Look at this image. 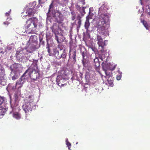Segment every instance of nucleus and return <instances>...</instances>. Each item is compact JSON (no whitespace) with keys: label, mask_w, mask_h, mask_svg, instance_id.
Returning <instances> with one entry per match:
<instances>
[{"label":"nucleus","mask_w":150,"mask_h":150,"mask_svg":"<svg viewBox=\"0 0 150 150\" xmlns=\"http://www.w3.org/2000/svg\"><path fill=\"white\" fill-rule=\"evenodd\" d=\"M108 8L105 4H103L99 8L98 16L99 21L97 23V27L99 30L105 31L106 33L109 27V17L107 13Z\"/></svg>","instance_id":"obj_1"},{"label":"nucleus","mask_w":150,"mask_h":150,"mask_svg":"<svg viewBox=\"0 0 150 150\" xmlns=\"http://www.w3.org/2000/svg\"><path fill=\"white\" fill-rule=\"evenodd\" d=\"M38 20L36 17H33L27 19L25 28L28 33L36 34V29Z\"/></svg>","instance_id":"obj_2"},{"label":"nucleus","mask_w":150,"mask_h":150,"mask_svg":"<svg viewBox=\"0 0 150 150\" xmlns=\"http://www.w3.org/2000/svg\"><path fill=\"white\" fill-rule=\"evenodd\" d=\"M33 65L30 67L25 71H27L26 75L28 76V78L30 77L35 81L37 79H39L40 76L37 65L35 64V68H33L32 67Z\"/></svg>","instance_id":"obj_3"},{"label":"nucleus","mask_w":150,"mask_h":150,"mask_svg":"<svg viewBox=\"0 0 150 150\" xmlns=\"http://www.w3.org/2000/svg\"><path fill=\"white\" fill-rule=\"evenodd\" d=\"M97 40L98 41V49L102 52L103 53L105 51L104 46L105 45V41H103V40L101 36L97 35Z\"/></svg>","instance_id":"obj_4"},{"label":"nucleus","mask_w":150,"mask_h":150,"mask_svg":"<svg viewBox=\"0 0 150 150\" xmlns=\"http://www.w3.org/2000/svg\"><path fill=\"white\" fill-rule=\"evenodd\" d=\"M26 72L27 71H25L19 79L17 80L16 83V85H19L18 88V90L23 86V84L25 81V79L28 78V76L26 75Z\"/></svg>","instance_id":"obj_5"},{"label":"nucleus","mask_w":150,"mask_h":150,"mask_svg":"<svg viewBox=\"0 0 150 150\" xmlns=\"http://www.w3.org/2000/svg\"><path fill=\"white\" fill-rule=\"evenodd\" d=\"M34 106H35L34 105L24 103L22 106V108L26 114L28 115L29 114V112L32 111L33 107Z\"/></svg>","instance_id":"obj_6"},{"label":"nucleus","mask_w":150,"mask_h":150,"mask_svg":"<svg viewBox=\"0 0 150 150\" xmlns=\"http://www.w3.org/2000/svg\"><path fill=\"white\" fill-rule=\"evenodd\" d=\"M56 21L59 24L62 23L64 20V16L63 14L59 11L56 12L55 15Z\"/></svg>","instance_id":"obj_7"},{"label":"nucleus","mask_w":150,"mask_h":150,"mask_svg":"<svg viewBox=\"0 0 150 150\" xmlns=\"http://www.w3.org/2000/svg\"><path fill=\"white\" fill-rule=\"evenodd\" d=\"M34 96L33 95H30L28 97H25L24 100V103L35 105L34 103Z\"/></svg>","instance_id":"obj_8"},{"label":"nucleus","mask_w":150,"mask_h":150,"mask_svg":"<svg viewBox=\"0 0 150 150\" xmlns=\"http://www.w3.org/2000/svg\"><path fill=\"white\" fill-rule=\"evenodd\" d=\"M55 38L57 42L58 43H61L63 42L65 38L61 33L58 34L55 33Z\"/></svg>","instance_id":"obj_9"},{"label":"nucleus","mask_w":150,"mask_h":150,"mask_svg":"<svg viewBox=\"0 0 150 150\" xmlns=\"http://www.w3.org/2000/svg\"><path fill=\"white\" fill-rule=\"evenodd\" d=\"M26 54L24 50H22L20 51H17L16 55L17 58L25 59L26 56Z\"/></svg>","instance_id":"obj_10"},{"label":"nucleus","mask_w":150,"mask_h":150,"mask_svg":"<svg viewBox=\"0 0 150 150\" xmlns=\"http://www.w3.org/2000/svg\"><path fill=\"white\" fill-rule=\"evenodd\" d=\"M37 49L35 45L33 44L29 45L27 48L26 51L29 53H32Z\"/></svg>","instance_id":"obj_11"},{"label":"nucleus","mask_w":150,"mask_h":150,"mask_svg":"<svg viewBox=\"0 0 150 150\" xmlns=\"http://www.w3.org/2000/svg\"><path fill=\"white\" fill-rule=\"evenodd\" d=\"M53 53H50V54L51 56H54L56 57V58L57 59V58H59V53L57 48L56 47H53Z\"/></svg>","instance_id":"obj_12"},{"label":"nucleus","mask_w":150,"mask_h":150,"mask_svg":"<svg viewBox=\"0 0 150 150\" xmlns=\"http://www.w3.org/2000/svg\"><path fill=\"white\" fill-rule=\"evenodd\" d=\"M12 66L14 70L17 71H20L21 67V64L15 63Z\"/></svg>","instance_id":"obj_13"},{"label":"nucleus","mask_w":150,"mask_h":150,"mask_svg":"<svg viewBox=\"0 0 150 150\" xmlns=\"http://www.w3.org/2000/svg\"><path fill=\"white\" fill-rule=\"evenodd\" d=\"M89 19H91V18H90L89 16H87L86 17V20L85 22L84 27L87 31L88 30V28L90 25V23L89 22Z\"/></svg>","instance_id":"obj_14"},{"label":"nucleus","mask_w":150,"mask_h":150,"mask_svg":"<svg viewBox=\"0 0 150 150\" xmlns=\"http://www.w3.org/2000/svg\"><path fill=\"white\" fill-rule=\"evenodd\" d=\"M27 15L26 16H28L30 17L34 14V9L31 8H29L27 9L26 12Z\"/></svg>","instance_id":"obj_15"},{"label":"nucleus","mask_w":150,"mask_h":150,"mask_svg":"<svg viewBox=\"0 0 150 150\" xmlns=\"http://www.w3.org/2000/svg\"><path fill=\"white\" fill-rule=\"evenodd\" d=\"M11 113H12L13 117L16 119H19L21 118V114L18 112L12 111V112H10V114Z\"/></svg>","instance_id":"obj_16"},{"label":"nucleus","mask_w":150,"mask_h":150,"mask_svg":"<svg viewBox=\"0 0 150 150\" xmlns=\"http://www.w3.org/2000/svg\"><path fill=\"white\" fill-rule=\"evenodd\" d=\"M46 48L47 49V51L48 52L49 55L50 56H51V55H50V53L52 52L53 53V48L52 49L51 48L50 46L48 43V41L47 42Z\"/></svg>","instance_id":"obj_17"},{"label":"nucleus","mask_w":150,"mask_h":150,"mask_svg":"<svg viewBox=\"0 0 150 150\" xmlns=\"http://www.w3.org/2000/svg\"><path fill=\"white\" fill-rule=\"evenodd\" d=\"M62 76L61 75L58 76L56 78V81L59 86H62L64 85L62 83L61 84V81L62 80Z\"/></svg>","instance_id":"obj_18"},{"label":"nucleus","mask_w":150,"mask_h":150,"mask_svg":"<svg viewBox=\"0 0 150 150\" xmlns=\"http://www.w3.org/2000/svg\"><path fill=\"white\" fill-rule=\"evenodd\" d=\"M6 111L5 108L0 106V117L4 115Z\"/></svg>","instance_id":"obj_19"},{"label":"nucleus","mask_w":150,"mask_h":150,"mask_svg":"<svg viewBox=\"0 0 150 150\" xmlns=\"http://www.w3.org/2000/svg\"><path fill=\"white\" fill-rule=\"evenodd\" d=\"M94 65L96 67H98L100 65L99 59L98 58L96 57L94 59Z\"/></svg>","instance_id":"obj_20"},{"label":"nucleus","mask_w":150,"mask_h":150,"mask_svg":"<svg viewBox=\"0 0 150 150\" xmlns=\"http://www.w3.org/2000/svg\"><path fill=\"white\" fill-rule=\"evenodd\" d=\"M142 23L143 25L146 28V29L149 30V26L147 22L144 20H143L142 21Z\"/></svg>","instance_id":"obj_21"},{"label":"nucleus","mask_w":150,"mask_h":150,"mask_svg":"<svg viewBox=\"0 0 150 150\" xmlns=\"http://www.w3.org/2000/svg\"><path fill=\"white\" fill-rule=\"evenodd\" d=\"M67 55L66 53L64 51L61 54H59V58H57V59H60L62 58L63 59H65Z\"/></svg>","instance_id":"obj_22"},{"label":"nucleus","mask_w":150,"mask_h":150,"mask_svg":"<svg viewBox=\"0 0 150 150\" xmlns=\"http://www.w3.org/2000/svg\"><path fill=\"white\" fill-rule=\"evenodd\" d=\"M107 79L108 83L110 85H111L113 83V79L112 77H110L108 78Z\"/></svg>","instance_id":"obj_23"},{"label":"nucleus","mask_w":150,"mask_h":150,"mask_svg":"<svg viewBox=\"0 0 150 150\" xmlns=\"http://www.w3.org/2000/svg\"><path fill=\"white\" fill-rule=\"evenodd\" d=\"M105 73L106 74V76H105V78H107L111 77V73L110 72H109L107 70H105Z\"/></svg>","instance_id":"obj_24"},{"label":"nucleus","mask_w":150,"mask_h":150,"mask_svg":"<svg viewBox=\"0 0 150 150\" xmlns=\"http://www.w3.org/2000/svg\"><path fill=\"white\" fill-rule=\"evenodd\" d=\"M146 13L150 16V6H147L146 7Z\"/></svg>","instance_id":"obj_25"},{"label":"nucleus","mask_w":150,"mask_h":150,"mask_svg":"<svg viewBox=\"0 0 150 150\" xmlns=\"http://www.w3.org/2000/svg\"><path fill=\"white\" fill-rule=\"evenodd\" d=\"M146 13L150 16V6H147L146 7Z\"/></svg>","instance_id":"obj_26"},{"label":"nucleus","mask_w":150,"mask_h":150,"mask_svg":"<svg viewBox=\"0 0 150 150\" xmlns=\"http://www.w3.org/2000/svg\"><path fill=\"white\" fill-rule=\"evenodd\" d=\"M76 50H75L74 52L73 53V54H72L73 55L71 57L72 58V59L73 60V61H74V62H76Z\"/></svg>","instance_id":"obj_27"},{"label":"nucleus","mask_w":150,"mask_h":150,"mask_svg":"<svg viewBox=\"0 0 150 150\" xmlns=\"http://www.w3.org/2000/svg\"><path fill=\"white\" fill-rule=\"evenodd\" d=\"M77 19L78 20V24L79 25V27H80L81 24V16H78L77 17Z\"/></svg>","instance_id":"obj_28"},{"label":"nucleus","mask_w":150,"mask_h":150,"mask_svg":"<svg viewBox=\"0 0 150 150\" xmlns=\"http://www.w3.org/2000/svg\"><path fill=\"white\" fill-rule=\"evenodd\" d=\"M79 12L82 15H83L85 13V8L83 7L81 10Z\"/></svg>","instance_id":"obj_29"},{"label":"nucleus","mask_w":150,"mask_h":150,"mask_svg":"<svg viewBox=\"0 0 150 150\" xmlns=\"http://www.w3.org/2000/svg\"><path fill=\"white\" fill-rule=\"evenodd\" d=\"M66 144L68 149H70L71 145V143L69 142L67 139L66 140Z\"/></svg>","instance_id":"obj_30"},{"label":"nucleus","mask_w":150,"mask_h":150,"mask_svg":"<svg viewBox=\"0 0 150 150\" xmlns=\"http://www.w3.org/2000/svg\"><path fill=\"white\" fill-rule=\"evenodd\" d=\"M4 101V98L0 96V105L3 103Z\"/></svg>","instance_id":"obj_31"},{"label":"nucleus","mask_w":150,"mask_h":150,"mask_svg":"<svg viewBox=\"0 0 150 150\" xmlns=\"http://www.w3.org/2000/svg\"><path fill=\"white\" fill-rule=\"evenodd\" d=\"M82 64L84 67H86L87 66V62L86 61H84V59L82 60Z\"/></svg>","instance_id":"obj_32"},{"label":"nucleus","mask_w":150,"mask_h":150,"mask_svg":"<svg viewBox=\"0 0 150 150\" xmlns=\"http://www.w3.org/2000/svg\"><path fill=\"white\" fill-rule=\"evenodd\" d=\"M11 11V10H10V11H8V12L6 13H5V16L7 17V20H8V17L9 16L10 14V11Z\"/></svg>","instance_id":"obj_33"},{"label":"nucleus","mask_w":150,"mask_h":150,"mask_svg":"<svg viewBox=\"0 0 150 150\" xmlns=\"http://www.w3.org/2000/svg\"><path fill=\"white\" fill-rule=\"evenodd\" d=\"M76 7L77 9L79 11L81 10L82 8L79 5H76Z\"/></svg>","instance_id":"obj_34"},{"label":"nucleus","mask_w":150,"mask_h":150,"mask_svg":"<svg viewBox=\"0 0 150 150\" xmlns=\"http://www.w3.org/2000/svg\"><path fill=\"white\" fill-rule=\"evenodd\" d=\"M18 78V76L16 75H15L12 77V79L13 80H14L17 79Z\"/></svg>","instance_id":"obj_35"},{"label":"nucleus","mask_w":150,"mask_h":150,"mask_svg":"<svg viewBox=\"0 0 150 150\" xmlns=\"http://www.w3.org/2000/svg\"><path fill=\"white\" fill-rule=\"evenodd\" d=\"M74 13V15L72 17V20H74L75 18L76 17V15L75 13L74 12H71V14H73V13Z\"/></svg>","instance_id":"obj_36"},{"label":"nucleus","mask_w":150,"mask_h":150,"mask_svg":"<svg viewBox=\"0 0 150 150\" xmlns=\"http://www.w3.org/2000/svg\"><path fill=\"white\" fill-rule=\"evenodd\" d=\"M85 0H79V2H80L81 3H82V4L83 5L85 4Z\"/></svg>","instance_id":"obj_37"},{"label":"nucleus","mask_w":150,"mask_h":150,"mask_svg":"<svg viewBox=\"0 0 150 150\" xmlns=\"http://www.w3.org/2000/svg\"><path fill=\"white\" fill-rule=\"evenodd\" d=\"M53 7V2L51 3L50 5V8L49 9V12H50V9L52 8Z\"/></svg>","instance_id":"obj_38"},{"label":"nucleus","mask_w":150,"mask_h":150,"mask_svg":"<svg viewBox=\"0 0 150 150\" xmlns=\"http://www.w3.org/2000/svg\"><path fill=\"white\" fill-rule=\"evenodd\" d=\"M40 43L42 45H44L45 44V42L42 40V39H40Z\"/></svg>","instance_id":"obj_39"},{"label":"nucleus","mask_w":150,"mask_h":150,"mask_svg":"<svg viewBox=\"0 0 150 150\" xmlns=\"http://www.w3.org/2000/svg\"><path fill=\"white\" fill-rule=\"evenodd\" d=\"M85 52H82L81 53V55H82V56L83 57V59H84V57H85Z\"/></svg>","instance_id":"obj_40"},{"label":"nucleus","mask_w":150,"mask_h":150,"mask_svg":"<svg viewBox=\"0 0 150 150\" xmlns=\"http://www.w3.org/2000/svg\"><path fill=\"white\" fill-rule=\"evenodd\" d=\"M17 86L16 85L15 86H13L12 88V89L13 91H15L16 89Z\"/></svg>","instance_id":"obj_41"},{"label":"nucleus","mask_w":150,"mask_h":150,"mask_svg":"<svg viewBox=\"0 0 150 150\" xmlns=\"http://www.w3.org/2000/svg\"><path fill=\"white\" fill-rule=\"evenodd\" d=\"M62 46H63V45H62L59 44V45H58V47L59 48H60V50H62L61 48L62 47Z\"/></svg>","instance_id":"obj_42"},{"label":"nucleus","mask_w":150,"mask_h":150,"mask_svg":"<svg viewBox=\"0 0 150 150\" xmlns=\"http://www.w3.org/2000/svg\"><path fill=\"white\" fill-rule=\"evenodd\" d=\"M9 24H10V23L8 22V21L5 22H4V25H8Z\"/></svg>","instance_id":"obj_43"},{"label":"nucleus","mask_w":150,"mask_h":150,"mask_svg":"<svg viewBox=\"0 0 150 150\" xmlns=\"http://www.w3.org/2000/svg\"><path fill=\"white\" fill-rule=\"evenodd\" d=\"M34 62H35V64H34V68H35V64H36L37 65V63L38 62V60H34Z\"/></svg>","instance_id":"obj_44"},{"label":"nucleus","mask_w":150,"mask_h":150,"mask_svg":"<svg viewBox=\"0 0 150 150\" xmlns=\"http://www.w3.org/2000/svg\"><path fill=\"white\" fill-rule=\"evenodd\" d=\"M42 0H39V4H42L44 3V2H41Z\"/></svg>","instance_id":"obj_45"},{"label":"nucleus","mask_w":150,"mask_h":150,"mask_svg":"<svg viewBox=\"0 0 150 150\" xmlns=\"http://www.w3.org/2000/svg\"><path fill=\"white\" fill-rule=\"evenodd\" d=\"M35 35L34 36H31V37H30V40H29V41H30V40L31 39H32L34 37Z\"/></svg>","instance_id":"obj_46"},{"label":"nucleus","mask_w":150,"mask_h":150,"mask_svg":"<svg viewBox=\"0 0 150 150\" xmlns=\"http://www.w3.org/2000/svg\"><path fill=\"white\" fill-rule=\"evenodd\" d=\"M71 48H70V50H69V57H70V55H71L70 52H71Z\"/></svg>","instance_id":"obj_47"},{"label":"nucleus","mask_w":150,"mask_h":150,"mask_svg":"<svg viewBox=\"0 0 150 150\" xmlns=\"http://www.w3.org/2000/svg\"><path fill=\"white\" fill-rule=\"evenodd\" d=\"M115 67H116V66H114V67H113V68H112V69H111V70L112 71L115 68Z\"/></svg>","instance_id":"obj_48"},{"label":"nucleus","mask_w":150,"mask_h":150,"mask_svg":"<svg viewBox=\"0 0 150 150\" xmlns=\"http://www.w3.org/2000/svg\"><path fill=\"white\" fill-rule=\"evenodd\" d=\"M0 53H3V54H4V52L3 51H1V52H0Z\"/></svg>","instance_id":"obj_49"},{"label":"nucleus","mask_w":150,"mask_h":150,"mask_svg":"<svg viewBox=\"0 0 150 150\" xmlns=\"http://www.w3.org/2000/svg\"><path fill=\"white\" fill-rule=\"evenodd\" d=\"M141 4L142 5H143V4H142V2L141 1Z\"/></svg>","instance_id":"obj_50"},{"label":"nucleus","mask_w":150,"mask_h":150,"mask_svg":"<svg viewBox=\"0 0 150 150\" xmlns=\"http://www.w3.org/2000/svg\"><path fill=\"white\" fill-rule=\"evenodd\" d=\"M88 36L89 37V38H90V35H89V34H88Z\"/></svg>","instance_id":"obj_51"},{"label":"nucleus","mask_w":150,"mask_h":150,"mask_svg":"<svg viewBox=\"0 0 150 150\" xmlns=\"http://www.w3.org/2000/svg\"><path fill=\"white\" fill-rule=\"evenodd\" d=\"M119 77V79H118V78H117V80H119L120 79V77Z\"/></svg>","instance_id":"obj_52"},{"label":"nucleus","mask_w":150,"mask_h":150,"mask_svg":"<svg viewBox=\"0 0 150 150\" xmlns=\"http://www.w3.org/2000/svg\"><path fill=\"white\" fill-rule=\"evenodd\" d=\"M72 14V16H73V15H74V13H73V14Z\"/></svg>","instance_id":"obj_53"},{"label":"nucleus","mask_w":150,"mask_h":150,"mask_svg":"<svg viewBox=\"0 0 150 150\" xmlns=\"http://www.w3.org/2000/svg\"><path fill=\"white\" fill-rule=\"evenodd\" d=\"M118 78V79H119V77H117V78Z\"/></svg>","instance_id":"obj_54"},{"label":"nucleus","mask_w":150,"mask_h":150,"mask_svg":"<svg viewBox=\"0 0 150 150\" xmlns=\"http://www.w3.org/2000/svg\"><path fill=\"white\" fill-rule=\"evenodd\" d=\"M52 31L53 32V30H52Z\"/></svg>","instance_id":"obj_55"},{"label":"nucleus","mask_w":150,"mask_h":150,"mask_svg":"<svg viewBox=\"0 0 150 150\" xmlns=\"http://www.w3.org/2000/svg\"><path fill=\"white\" fill-rule=\"evenodd\" d=\"M77 143H76V144H77Z\"/></svg>","instance_id":"obj_56"}]
</instances>
